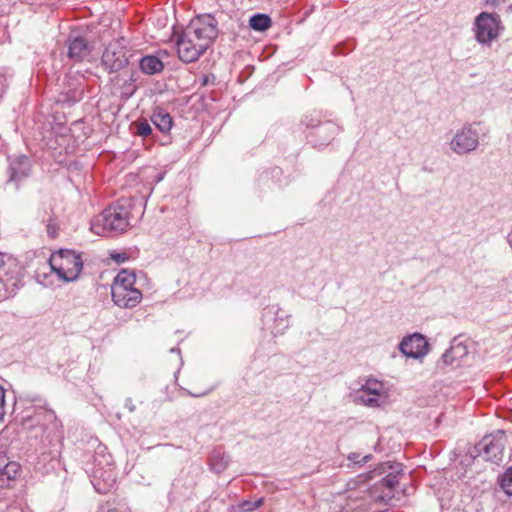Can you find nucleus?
Returning <instances> with one entry per match:
<instances>
[{
  "instance_id": "nucleus-1",
  "label": "nucleus",
  "mask_w": 512,
  "mask_h": 512,
  "mask_svg": "<svg viewBox=\"0 0 512 512\" xmlns=\"http://www.w3.org/2000/svg\"><path fill=\"white\" fill-rule=\"evenodd\" d=\"M130 226L129 202L118 201L116 205L106 208L91 222V230L97 235L108 236L122 233Z\"/></svg>"
},
{
  "instance_id": "nucleus-2",
  "label": "nucleus",
  "mask_w": 512,
  "mask_h": 512,
  "mask_svg": "<svg viewBox=\"0 0 512 512\" xmlns=\"http://www.w3.org/2000/svg\"><path fill=\"white\" fill-rule=\"evenodd\" d=\"M488 129L482 122L465 123L453 133L447 145L449 150L457 156H466L475 152L480 141L488 134Z\"/></svg>"
},
{
  "instance_id": "nucleus-3",
  "label": "nucleus",
  "mask_w": 512,
  "mask_h": 512,
  "mask_svg": "<svg viewBox=\"0 0 512 512\" xmlns=\"http://www.w3.org/2000/svg\"><path fill=\"white\" fill-rule=\"evenodd\" d=\"M136 276L128 270H121L111 287L113 302L122 308H133L142 300V292L135 287Z\"/></svg>"
},
{
  "instance_id": "nucleus-4",
  "label": "nucleus",
  "mask_w": 512,
  "mask_h": 512,
  "mask_svg": "<svg viewBox=\"0 0 512 512\" xmlns=\"http://www.w3.org/2000/svg\"><path fill=\"white\" fill-rule=\"evenodd\" d=\"M505 26L497 13L480 12L473 21L472 32L475 41L484 47H491L503 34Z\"/></svg>"
},
{
  "instance_id": "nucleus-5",
  "label": "nucleus",
  "mask_w": 512,
  "mask_h": 512,
  "mask_svg": "<svg viewBox=\"0 0 512 512\" xmlns=\"http://www.w3.org/2000/svg\"><path fill=\"white\" fill-rule=\"evenodd\" d=\"M506 444L507 436L502 430L486 435L474 447L475 459L498 464L503 460Z\"/></svg>"
},
{
  "instance_id": "nucleus-6",
  "label": "nucleus",
  "mask_w": 512,
  "mask_h": 512,
  "mask_svg": "<svg viewBox=\"0 0 512 512\" xmlns=\"http://www.w3.org/2000/svg\"><path fill=\"white\" fill-rule=\"evenodd\" d=\"M52 270L65 281L75 280L83 268L80 255L71 250H61L50 258Z\"/></svg>"
},
{
  "instance_id": "nucleus-7",
  "label": "nucleus",
  "mask_w": 512,
  "mask_h": 512,
  "mask_svg": "<svg viewBox=\"0 0 512 512\" xmlns=\"http://www.w3.org/2000/svg\"><path fill=\"white\" fill-rule=\"evenodd\" d=\"M184 31L192 39L198 38V43L207 50L217 38V21L210 14L201 15L192 19Z\"/></svg>"
},
{
  "instance_id": "nucleus-8",
  "label": "nucleus",
  "mask_w": 512,
  "mask_h": 512,
  "mask_svg": "<svg viewBox=\"0 0 512 512\" xmlns=\"http://www.w3.org/2000/svg\"><path fill=\"white\" fill-rule=\"evenodd\" d=\"M354 401L370 408H377L388 402V393L382 382L368 379L356 392Z\"/></svg>"
},
{
  "instance_id": "nucleus-9",
  "label": "nucleus",
  "mask_w": 512,
  "mask_h": 512,
  "mask_svg": "<svg viewBox=\"0 0 512 512\" xmlns=\"http://www.w3.org/2000/svg\"><path fill=\"white\" fill-rule=\"evenodd\" d=\"M128 63L126 51L119 41L111 42L102 55V65L109 72H117Z\"/></svg>"
},
{
  "instance_id": "nucleus-10",
  "label": "nucleus",
  "mask_w": 512,
  "mask_h": 512,
  "mask_svg": "<svg viewBox=\"0 0 512 512\" xmlns=\"http://www.w3.org/2000/svg\"><path fill=\"white\" fill-rule=\"evenodd\" d=\"M0 281L10 297H14L22 286L20 267L12 258H8V265L0 271Z\"/></svg>"
},
{
  "instance_id": "nucleus-11",
  "label": "nucleus",
  "mask_w": 512,
  "mask_h": 512,
  "mask_svg": "<svg viewBox=\"0 0 512 512\" xmlns=\"http://www.w3.org/2000/svg\"><path fill=\"white\" fill-rule=\"evenodd\" d=\"M399 349L405 356L417 359L428 353L429 344L422 334L414 333L402 339Z\"/></svg>"
},
{
  "instance_id": "nucleus-12",
  "label": "nucleus",
  "mask_w": 512,
  "mask_h": 512,
  "mask_svg": "<svg viewBox=\"0 0 512 512\" xmlns=\"http://www.w3.org/2000/svg\"><path fill=\"white\" fill-rule=\"evenodd\" d=\"M191 37L183 31L177 40V53L181 61L185 63H192L196 61L205 51L198 42L191 43Z\"/></svg>"
},
{
  "instance_id": "nucleus-13",
  "label": "nucleus",
  "mask_w": 512,
  "mask_h": 512,
  "mask_svg": "<svg viewBox=\"0 0 512 512\" xmlns=\"http://www.w3.org/2000/svg\"><path fill=\"white\" fill-rule=\"evenodd\" d=\"M406 476V472L403 465L399 462H382L378 464L373 470H371L366 480H396L398 477L402 478Z\"/></svg>"
},
{
  "instance_id": "nucleus-14",
  "label": "nucleus",
  "mask_w": 512,
  "mask_h": 512,
  "mask_svg": "<svg viewBox=\"0 0 512 512\" xmlns=\"http://www.w3.org/2000/svg\"><path fill=\"white\" fill-rule=\"evenodd\" d=\"M34 419L44 431H50L55 436L62 434V423L53 410L40 407L35 411Z\"/></svg>"
},
{
  "instance_id": "nucleus-15",
  "label": "nucleus",
  "mask_w": 512,
  "mask_h": 512,
  "mask_svg": "<svg viewBox=\"0 0 512 512\" xmlns=\"http://www.w3.org/2000/svg\"><path fill=\"white\" fill-rule=\"evenodd\" d=\"M467 355V345L455 338L450 347L442 355V361L447 366L458 367Z\"/></svg>"
},
{
  "instance_id": "nucleus-16",
  "label": "nucleus",
  "mask_w": 512,
  "mask_h": 512,
  "mask_svg": "<svg viewBox=\"0 0 512 512\" xmlns=\"http://www.w3.org/2000/svg\"><path fill=\"white\" fill-rule=\"evenodd\" d=\"M402 483L403 482H378L377 489L380 490L381 493L375 496V498L385 503H389L393 499L400 501L404 496V490H399Z\"/></svg>"
},
{
  "instance_id": "nucleus-17",
  "label": "nucleus",
  "mask_w": 512,
  "mask_h": 512,
  "mask_svg": "<svg viewBox=\"0 0 512 512\" xmlns=\"http://www.w3.org/2000/svg\"><path fill=\"white\" fill-rule=\"evenodd\" d=\"M90 52L91 48L83 37H76L69 42L68 57L75 62L83 61Z\"/></svg>"
},
{
  "instance_id": "nucleus-18",
  "label": "nucleus",
  "mask_w": 512,
  "mask_h": 512,
  "mask_svg": "<svg viewBox=\"0 0 512 512\" xmlns=\"http://www.w3.org/2000/svg\"><path fill=\"white\" fill-rule=\"evenodd\" d=\"M21 473L18 462L8 461L6 456L0 455V480H16Z\"/></svg>"
},
{
  "instance_id": "nucleus-19",
  "label": "nucleus",
  "mask_w": 512,
  "mask_h": 512,
  "mask_svg": "<svg viewBox=\"0 0 512 512\" xmlns=\"http://www.w3.org/2000/svg\"><path fill=\"white\" fill-rule=\"evenodd\" d=\"M229 462L230 458L222 447H215L211 451L209 456V465L214 472L221 473L228 467Z\"/></svg>"
},
{
  "instance_id": "nucleus-20",
  "label": "nucleus",
  "mask_w": 512,
  "mask_h": 512,
  "mask_svg": "<svg viewBox=\"0 0 512 512\" xmlns=\"http://www.w3.org/2000/svg\"><path fill=\"white\" fill-rule=\"evenodd\" d=\"M29 163L26 157H19L9 166V181H19L28 175Z\"/></svg>"
},
{
  "instance_id": "nucleus-21",
  "label": "nucleus",
  "mask_w": 512,
  "mask_h": 512,
  "mask_svg": "<svg viewBox=\"0 0 512 512\" xmlns=\"http://www.w3.org/2000/svg\"><path fill=\"white\" fill-rule=\"evenodd\" d=\"M140 69L147 75H153L163 70L164 65L162 61L153 55L144 56L140 60Z\"/></svg>"
},
{
  "instance_id": "nucleus-22",
  "label": "nucleus",
  "mask_w": 512,
  "mask_h": 512,
  "mask_svg": "<svg viewBox=\"0 0 512 512\" xmlns=\"http://www.w3.org/2000/svg\"><path fill=\"white\" fill-rule=\"evenodd\" d=\"M151 121L163 133L169 132L173 124L172 117L163 109L155 110L151 116Z\"/></svg>"
},
{
  "instance_id": "nucleus-23",
  "label": "nucleus",
  "mask_w": 512,
  "mask_h": 512,
  "mask_svg": "<svg viewBox=\"0 0 512 512\" xmlns=\"http://www.w3.org/2000/svg\"><path fill=\"white\" fill-rule=\"evenodd\" d=\"M271 25H272V20L266 14L258 13V14L253 15L249 19V26L255 31H260V32L266 31L267 29H269L271 27Z\"/></svg>"
},
{
  "instance_id": "nucleus-24",
  "label": "nucleus",
  "mask_w": 512,
  "mask_h": 512,
  "mask_svg": "<svg viewBox=\"0 0 512 512\" xmlns=\"http://www.w3.org/2000/svg\"><path fill=\"white\" fill-rule=\"evenodd\" d=\"M338 128L332 122H326L319 126L316 130V135L322 138L321 145L328 143L336 134Z\"/></svg>"
},
{
  "instance_id": "nucleus-25",
  "label": "nucleus",
  "mask_w": 512,
  "mask_h": 512,
  "mask_svg": "<svg viewBox=\"0 0 512 512\" xmlns=\"http://www.w3.org/2000/svg\"><path fill=\"white\" fill-rule=\"evenodd\" d=\"M264 502V498H258L254 501L252 500H245V501H242L239 505H238V508H239V511L240 512H252L254 510H256L257 508H259Z\"/></svg>"
},
{
  "instance_id": "nucleus-26",
  "label": "nucleus",
  "mask_w": 512,
  "mask_h": 512,
  "mask_svg": "<svg viewBox=\"0 0 512 512\" xmlns=\"http://www.w3.org/2000/svg\"><path fill=\"white\" fill-rule=\"evenodd\" d=\"M136 134L142 137H148L152 133V128L146 120L137 121L134 123Z\"/></svg>"
},
{
  "instance_id": "nucleus-27",
  "label": "nucleus",
  "mask_w": 512,
  "mask_h": 512,
  "mask_svg": "<svg viewBox=\"0 0 512 512\" xmlns=\"http://www.w3.org/2000/svg\"><path fill=\"white\" fill-rule=\"evenodd\" d=\"M94 489L99 494H108L114 489V482H93Z\"/></svg>"
},
{
  "instance_id": "nucleus-28",
  "label": "nucleus",
  "mask_w": 512,
  "mask_h": 512,
  "mask_svg": "<svg viewBox=\"0 0 512 512\" xmlns=\"http://www.w3.org/2000/svg\"><path fill=\"white\" fill-rule=\"evenodd\" d=\"M8 87V76L5 68L0 67V100L3 98Z\"/></svg>"
},
{
  "instance_id": "nucleus-29",
  "label": "nucleus",
  "mask_w": 512,
  "mask_h": 512,
  "mask_svg": "<svg viewBox=\"0 0 512 512\" xmlns=\"http://www.w3.org/2000/svg\"><path fill=\"white\" fill-rule=\"evenodd\" d=\"M110 258L117 264H122L124 262H126L127 260H129V255L127 252L125 251H122V252H118V251H112L110 253Z\"/></svg>"
},
{
  "instance_id": "nucleus-30",
  "label": "nucleus",
  "mask_w": 512,
  "mask_h": 512,
  "mask_svg": "<svg viewBox=\"0 0 512 512\" xmlns=\"http://www.w3.org/2000/svg\"><path fill=\"white\" fill-rule=\"evenodd\" d=\"M370 458H371L370 455L361 457V455L358 453H351L348 456V460L351 461L353 464L366 463Z\"/></svg>"
},
{
  "instance_id": "nucleus-31",
  "label": "nucleus",
  "mask_w": 512,
  "mask_h": 512,
  "mask_svg": "<svg viewBox=\"0 0 512 512\" xmlns=\"http://www.w3.org/2000/svg\"><path fill=\"white\" fill-rule=\"evenodd\" d=\"M498 492V489H496ZM499 491L504 492L507 496H512V482H499Z\"/></svg>"
},
{
  "instance_id": "nucleus-32",
  "label": "nucleus",
  "mask_w": 512,
  "mask_h": 512,
  "mask_svg": "<svg viewBox=\"0 0 512 512\" xmlns=\"http://www.w3.org/2000/svg\"><path fill=\"white\" fill-rule=\"evenodd\" d=\"M4 405H5V391L2 386H0V416L4 414Z\"/></svg>"
},
{
  "instance_id": "nucleus-33",
  "label": "nucleus",
  "mask_w": 512,
  "mask_h": 512,
  "mask_svg": "<svg viewBox=\"0 0 512 512\" xmlns=\"http://www.w3.org/2000/svg\"><path fill=\"white\" fill-rule=\"evenodd\" d=\"M125 407L130 411L134 412L136 410V406L133 403V400L131 398H127L125 400Z\"/></svg>"
},
{
  "instance_id": "nucleus-34",
  "label": "nucleus",
  "mask_w": 512,
  "mask_h": 512,
  "mask_svg": "<svg viewBox=\"0 0 512 512\" xmlns=\"http://www.w3.org/2000/svg\"><path fill=\"white\" fill-rule=\"evenodd\" d=\"M506 0H486V3L493 8L499 7L502 3H505Z\"/></svg>"
},
{
  "instance_id": "nucleus-35",
  "label": "nucleus",
  "mask_w": 512,
  "mask_h": 512,
  "mask_svg": "<svg viewBox=\"0 0 512 512\" xmlns=\"http://www.w3.org/2000/svg\"><path fill=\"white\" fill-rule=\"evenodd\" d=\"M498 480H512V466L508 468L505 474L499 477Z\"/></svg>"
},
{
  "instance_id": "nucleus-36",
  "label": "nucleus",
  "mask_w": 512,
  "mask_h": 512,
  "mask_svg": "<svg viewBox=\"0 0 512 512\" xmlns=\"http://www.w3.org/2000/svg\"><path fill=\"white\" fill-rule=\"evenodd\" d=\"M506 240L512 250V226L510 232L506 236Z\"/></svg>"
},
{
  "instance_id": "nucleus-37",
  "label": "nucleus",
  "mask_w": 512,
  "mask_h": 512,
  "mask_svg": "<svg viewBox=\"0 0 512 512\" xmlns=\"http://www.w3.org/2000/svg\"><path fill=\"white\" fill-rule=\"evenodd\" d=\"M107 512H130V511L128 509H124V508H113V509L108 510Z\"/></svg>"
},
{
  "instance_id": "nucleus-38",
  "label": "nucleus",
  "mask_w": 512,
  "mask_h": 512,
  "mask_svg": "<svg viewBox=\"0 0 512 512\" xmlns=\"http://www.w3.org/2000/svg\"><path fill=\"white\" fill-rule=\"evenodd\" d=\"M303 123L307 126V127H310V126H314V124L312 123V120H310L308 118V116H306L303 120Z\"/></svg>"
},
{
  "instance_id": "nucleus-39",
  "label": "nucleus",
  "mask_w": 512,
  "mask_h": 512,
  "mask_svg": "<svg viewBox=\"0 0 512 512\" xmlns=\"http://www.w3.org/2000/svg\"><path fill=\"white\" fill-rule=\"evenodd\" d=\"M507 11H508L509 13H511V12H512V4H510V5L508 6Z\"/></svg>"
},
{
  "instance_id": "nucleus-40",
  "label": "nucleus",
  "mask_w": 512,
  "mask_h": 512,
  "mask_svg": "<svg viewBox=\"0 0 512 512\" xmlns=\"http://www.w3.org/2000/svg\"><path fill=\"white\" fill-rule=\"evenodd\" d=\"M207 393H201V394H194L193 396L195 397H200V396H203V395H206Z\"/></svg>"
},
{
  "instance_id": "nucleus-41",
  "label": "nucleus",
  "mask_w": 512,
  "mask_h": 512,
  "mask_svg": "<svg viewBox=\"0 0 512 512\" xmlns=\"http://www.w3.org/2000/svg\"><path fill=\"white\" fill-rule=\"evenodd\" d=\"M197 42H198V38L191 39V43H197Z\"/></svg>"
}]
</instances>
